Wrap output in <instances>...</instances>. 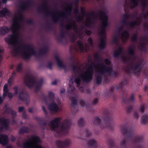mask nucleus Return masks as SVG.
Here are the masks:
<instances>
[{
  "mask_svg": "<svg viewBox=\"0 0 148 148\" xmlns=\"http://www.w3.org/2000/svg\"><path fill=\"white\" fill-rule=\"evenodd\" d=\"M85 132L86 134V136H90L91 134V132L90 131H89L88 129L87 128L85 129Z\"/></svg>",
  "mask_w": 148,
  "mask_h": 148,
  "instance_id": "e2e57ef3",
  "label": "nucleus"
},
{
  "mask_svg": "<svg viewBox=\"0 0 148 148\" xmlns=\"http://www.w3.org/2000/svg\"><path fill=\"white\" fill-rule=\"evenodd\" d=\"M48 109L51 111L58 112L59 110V107L54 102H52L48 106Z\"/></svg>",
  "mask_w": 148,
  "mask_h": 148,
  "instance_id": "aec40b11",
  "label": "nucleus"
},
{
  "mask_svg": "<svg viewBox=\"0 0 148 148\" xmlns=\"http://www.w3.org/2000/svg\"><path fill=\"white\" fill-rule=\"evenodd\" d=\"M10 114H11L12 116V118H15L16 115V112L13 110H12Z\"/></svg>",
  "mask_w": 148,
  "mask_h": 148,
  "instance_id": "4d7b16f0",
  "label": "nucleus"
},
{
  "mask_svg": "<svg viewBox=\"0 0 148 148\" xmlns=\"http://www.w3.org/2000/svg\"><path fill=\"white\" fill-rule=\"evenodd\" d=\"M55 58L57 61V65L59 67L62 68L64 69H65L66 68V66L63 64V62L60 59L58 56L56 55L55 56Z\"/></svg>",
  "mask_w": 148,
  "mask_h": 148,
  "instance_id": "b1692460",
  "label": "nucleus"
},
{
  "mask_svg": "<svg viewBox=\"0 0 148 148\" xmlns=\"http://www.w3.org/2000/svg\"><path fill=\"white\" fill-rule=\"evenodd\" d=\"M9 122L8 120L4 118H0V123L1 124L0 126V131H2L4 129H8Z\"/></svg>",
  "mask_w": 148,
  "mask_h": 148,
  "instance_id": "2eb2a0df",
  "label": "nucleus"
},
{
  "mask_svg": "<svg viewBox=\"0 0 148 148\" xmlns=\"http://www.w3.org/2000/svg\"><path fill=\"white\" fill-rule=\"evenodd\" d=\"M4 108L5 109V112L8 114H10L12 110V109L11 108L8 107L7 105L4 106Z\"/></svg>",
  "mask_w": 148,
  "mask_h": 148,
  "instance_id": "a19ab883",
  "label": "nucleus"
},
{
  "mask_svg": "<svg viewBox=\"0 0 148 148\" xmlns=\"http://www.w3.org/2000/svg\"><path fill=\"white\" fill-rule=\"evenodd\" d=\"M141 123L142 125L147 124L148 122V115L145 114L141 118Z\"/></svg>",
  "mask_w": 148,
  "mask_h": 148,
  "instance_id": "72a5a7b5",
  "label": "nucleus"
},
{
  "mask_svg": "<svg viewBox=\"0 0 148 148\" xmlns=\"http://www.w3.org/2000/svg\"><path fill=\"white\" fill-rule=\"evenodd\" d=\"M104 38L101 37L100 39V42L99 45V47L102 49H104L106 46V41Z\"/></svg>",
  "mask_w": 148,
  "mask_h": 148,
  "instance_id": "cd10ccee",
  "label": "nucleus"
},
{
  "mask_svg": "<svg viewBox=\"0 0 148 148\" xmlns=\"http://www.w3.org/2000/svg\"><path fill=\"white\" fill-rule=\"evenodd\" d=\"M127 82L126 79H124L119 84V86H116V90L120 89L122 92H124L123 88L124 86L127 85Z\"/></svg>",
  "mask_w": 148,
  "mask_h": 148,
  "instance_id": "a878e982",
  "label": "nucleus"
},
{
  "mask_svg": "<svg viewBox=\"0 0 148 148\" xmlns=\"http://www.w3.org/2000/svg\"><path fill=\"white\" fill-rule=\"evenodd\" d=\"M62 120L60 117H57L50 121L49 123V126L53 131L56 130L57 133L59 134H67L69 132L70 126L71 122L68 120H65L63 123L59 126L60 122Z\"/></svg>",
  "mask_w": 148,
  "mask_h": 148,
  "instance_id": "7ed1b4c3",
  "label": "nucleus"
},
{
  "mask_svg": "<svg viewBox=\"0 0 148 148\" xmlns=\"http://www.w3.org/2000/svg\"><path fill=\"white\" fill-rule=\"evenodd\" d=\"M8 143V137L6 134H0V143L5 146Z\"/></svg>",
  "mask_w": 148,
  "mask_h": 148,
  "instance_id": "a211bd4d",
  "label": "nucleus"
},
{
  "mask_svg": "<svg viewBox=\"0 0 148 148\" xmlns=\"http://www.w3.org/2000/svg\"><path fill=\"white\" fill-rule=\"evenodd\" d=\"M48 47L47 46H44L42 49H40L38 55L40 56L42 54H45L47 52Z\"/></svg>",
  "mask_w": 148,
  "mask_h": 148,
  "instance_id": "2f4dec72",
  "label": "nucleus"
},
{
  "mask_svg": "<svg viewBox=\"0 0 148 148\" xmlns=\"http://www.w3.org/2000/svg\"><path fill=\"white\" fill-rule=\"evenodd\" d=\"M128 25L131 28H134L135 26L137 25V22L135 20L132 22H128Z\"/></svg>",
  "mask_w": 148,
  "mask_h": 148,
  "instance_id": "4c0bfd02",
  "label": "nucleus"
},
{
  "mask_svg": "<svg viewBox=\"0 0 148 148\" xmlns=\"http://www.w3.org/2000/svg\"><path fill=\"white\" fill-rule=\"evenodd\" d=\"M99 34L100 35L101 38V37H103L105 39H106V33L101 32H99Z\"/></svg>",
  "mask_w": 148,
  "mask_h": 148,
  "instance_id": "338daca9",
  "label": "nucleus"
},
{
  "mask_svg": "<svg viewBox=\"0 0 148 148\" xmlns=\"http://www.w3.org/2000/svg\"><path fill=\"white\" fill-rule=\"evenodd\" d=\"M22 64L20 63L18 65L16 70V71L18 72H20L22 70Z\"/></svg>",
  "mask_w": 148,
  "mask_h": 148,
  "instance_id": "49530a36",
  "label": "nucleus"
},
{
  "mask_svg": "<svg viewBox=\"0 0 148 148\" xmlns=\"http://www.w3.org/2000/svg\"><path fill=\"white\" fill-rule=\"evenodd\" d=\"M115 88L114 86H112L111 87H110L109 90V93L111 94H112L113 93L114 90Z\"/></svg>",
  "mask_w": 148,
  "mask_h": 148,
  "instance_id": "864d4df0",
  "label": "nucleus"
},
{
  "mask_svg": "<svg viewBox=\"0 0 148 148\" xmlns=\"http://www.w3.org/2000/svg\"><path fill=\"white\" fill-rule=\"evenodd\" d=\"M102 119V124H101L100 119L97 117H95L94 124L98 125L102 129L107 128L110 130H114V125L112 119V114L108 110H106L104 112Z\"/></svg>",
  "mask_w": 148,
  "mask_h": 148,
  "instance_id": "20e7f679",
  "label": "nucleus"
},
{
  "mask_svg": "<svg viewBox=\"0 0 148 148\" xmlns=\"http://www.w3.org/2000/svg\"><path fill=\"white\" fill-rule=\"evenodd\" d=\"M27 22V23L28 24H33L34 23V21L32 19L28 20Z\"/></svg>",
  "mask_w": 148,
  "mask_h": 148,
  "instance_id": "774afa93",
  "label": "nucleus"
},
{
  "mask_svg": "<svg viewBox=\"0 0 148 148\" xmlns=\"http://www.w3.org/2000/svg\"><path fill=\"white\" fill-rule=\"evenodd\" d=\"M21 4L20 5L19 7L22 11L28 10L33 4L32 1L30 0H28L26 2L21 1Z\"/></svg>",
  "mask_w": 148,
  "mask_h": 148,
  "instance_id": "4468645a",
  "label": "nucleus"
},
{
  "mask_svg": "<svg viewBox=\"0 0 148 148\" xmlns=\"http://www.w3.org/2000/svg\"><path fill=\"white\" fill-rule=\"evenodd\" d=\"M11 29L12 30V34L9 35V37L5 38V41L9 45L14 46L13 50L17 55L21 51L22 56L25 60H29L32 56H35L36 52L34 48L31 45L24 44L23 46H18L16 45L18 42V37L17 35V30L16 28Z\"/></svg>",
  "mask_w": 148,
  "mask_h": 148,
  "instance_id": "f03ea898",
  "label": "nucleus"
},
{
  "mask_svg": "<svg viewBox=\"0 0 148 148\" xmlns=\"http://www.w3.org/2000/svg\"><path fill=\"white\" fill-rule=\"evenodd\" d=\"M123 100L124 103L125 105H127L125 108H126V112L127 113H130L132 111L133 106L131 105V103L134 102V94H132L130 97L129 98H123Z\"/></svg>",
  "mask_w": 148,
  "mask_h": 148,
  "instance_id": "9d476101",
  "label": "nucleus"
},
{
  "mask_svg": "<svg viewBox=\"0 0 148 148\" xmlns=\"http://www.w3.org/2000/svg\"><path fill=\"white\" fill-rule=\"evenodd\" d=\"M138 38V35L136 33L133 34L131 38V40L132 42H135L137 41Z\"/></svg>",
  "mask_w": 148,
  "mask_h": 148,
  "instance_id": "58836bf2",
  "label": "nucleus"
},
{
  "mask_svg": "<svg viewBox=\"0 0 148 148\" xmlns=\"http://www.w3.org/2000/svg\"><path fill=\"white\" fill-rule=\"evenodd\" d=\"M145 107V104H142L140 106V112L142 113L144 111Z\"/></svg>",
  "mask_w": 148,
  "mask_h": 148,
  "instance_id": "8fccbe9b",
  "label": "nucleus"
},
{
  "mask_svg": "<svg viewBox=\"0 0 148 148\" xmlns=\"http://www.w3.org/2000/svg\"><path fill=\"white\" fill-rule=\"evenodd\" d=\"M123 52V48L121 46L119 47L116 51L114 52L113 54L114 58H118L119 56Z\"/></svg>",
  "mask_w": 148,
  "mask_h": 148,
  "instance_id": "7c9ffc66",
  "label": "nucleus"
},
{
  "mask_svg": "<svg viewBox=\"0 0 148 148\" xmlns=\"http://www.w3.org/2000/svg\"><path fill=\"white\" fill-rule=\"evenodd\" d=\"M72 37L71 38V41L72 42H74L76 39L77 37L73 33L72 34Z\"/></svg>",
  "mask_w": 148,
  "mask_h": 148,
  "instance_id": "6e6d98bb",
  "label": "nucleus"
},
{
  "mask_svg": "<svg viewBox=\"0 0 148 148\" xmlns=\"http://www.w3.org/2000/svg\"><path fill=\"white\" fill-rule=\"evenodd\" d=\"M101 14L99 16V19L102 21L101 24V32H106V28L108 25V17L103 11H100Z\"/></svg>",
  "mask_w": 148,
  "mask_h": 148,
  "instance_id": "6e6552de",
  "label": "nucleus"
},
{
  "mask_svg": "<svg viewBox=\"0 0 148 148\" xmlns=\"http://www.w3.org/2000/svg\"><path fill=\"white\" fill-rule=\"evenodd\" d=\"M30 132L29 128L26 126H23L19 130V134H23L24 133H28Z\"/></svg>",
  "mask_w": 148,
  "mask_h": 148,
  "instance_id": "c756f323",
  "label": "nucleus"
},
{
  "mask_svg": "<svg viewBox=\"0 0 148 148\" xmlns=\"http://www.w3.org/2000/svg\"><path fill=\"white\" fill-rule=\"evenodd\" d=\"M74 30L75 32H77L78 31V28L76 24V23L75 21H73L72 23L70 25H66L65 27L66 30H69L72 28Z\"/></svg>",
  "mask_w": 148,
  "mask_h": 148,
  "instance_id": "6ab92c4d",
  "label": "nucleus"
},
{
  "mask_svg": "<svg viewBox=\"0 0 148 148\" xmlns=\"http://www.w3.org/2000/svg\"><path fill=\"white\" fill-rule=\"evenodd\" d=\"M104 62L107 65H110L111 64V62L108 59L106 58L104 60Z\"/></svg>",
  "mask_w": 148,
  "mask_h": 148,
  "instance_id": "680f3d73",
  "label": "nucleus"
},
{
  "mask_svg": "<svg viewBox=\"0 0 148 148\" xmlns=\"http://www.w3.org/2000/svg\"><path fill=\"white\" fill-rule=\"evenodd\" d=\"M100 11H103L104 12V11L103 10H100L99 11V13L100 14V15H99L97 13H95L94 12H91L90 13H87V15H88L89 16H92L93 17L95 15H97L99 16H99H100V15H101V14L100 13Z\"/></svg>",
  "mask_w": 148,
  "mask_h": 148,
  "instance_id": "37998d69",
  "label": "nucleus"
},
{
  "mask_svg": "<svg viewBox=\"0 0 148 148\" xmlns=\"http://www.w3.org/2000/svg\"><path fill=\"white\" fill-rule=\"evenodd\" d=\"M80 8L81 15L83 16H84V14H86V11L85 10L84 8L81 7Z\"/></svg>",
  "mask_w": 148,
  "mask_h": 148,
  "instance_id": "13d9d810",
  "label": "nucleus"
},
{
  "mask_svg": "<svg viewBox=\"0 0 148 148\" xmlns=\"http://www.w3.org/2000/svg\"><path fill=\"white\" fill-rule=\"evenodd\" d=\"M19 99L25 102L26 105H28L29 103V95L27 93L25 92L23 90H22L19 93Z\"/></svg>",
  "mask_w": 148,
  "mask_h": 148,
  "instance_id": "ddd939ff",
  "label": "nucleus"
},
{
  "mask_svg": "<svg viewBox=\"0 0 148 148\" xmlns=\"http://www.w3.org/2000/svg\"><path fill=\"white\" fill-rule=\"evenodd\" d=\"M9 31V29L6 26H3L0 29V34L5 35L8 33Z\"/></svg>",
  "mask_w": 148,
  "mask_h": 148,
  "instance_id": "c85d7f7f",
  "label": "nucleus"
},
{
  "mask_svg": "<svg viewBox=\"0 0 148 148\" xmlns=\"http://www.w3.org/2000/svg\"><path fill=\"white\" fill-rule=\"evenodd\" d=\"M145 8L143 7L142 9V11L143 12V16L146 17L147 16H148V13L147 12H145Z\"/></svg>",
  "mask_w": 148,
  "mask_h": 148,
  "instance_id": "3c124183",
  "label": "nucleus"
},
{
  "mask_svg": "<svg viewBox=\"0 0 148 148\" xmlns=\"http://www.w3.org/2000/svg\"><path fill=\"white\" fill-rule=\"evenodd\" d=\"M42 98L43 99L45 102V104H47L48 102V99H49L51 101L53 102L54 100V94L52 92H49V93L48 96L47 97L45 94H42Z\"/></svg>",
  "mask_w": 148,
  "mask_h": 148,
  "instance_id": "dca6fc26",
  "label": "nucleus"
},
{
  "mask_svg": "<svg viewBox=\"0 0 148 148\" xmlns=\"http://www.w3.org/2000/svg\"><path fill=\"white\" fill-rule=\"evenodd\" d=\"M143 67L141 62H140L138 64H134L133 62H131L129 64V67L127 69V72L129 73L131 71L135 75L138 76L141 72Z\"/></svg>",
  "mask_w": 148,
  "mask_h": 148,
  "instance_id": "0eeeda50",
  "label": "nucleus"
},
{
  "mask_svg": "<svg viewBox=\"0 0 148 148\" xmlns=\"http://www.w3.org/2000/svg\"><path fill=\"white\" fill-rule=\"evenodd\" d=\"M3 92H8L9 90L8 89V86L7 84H5L3 88Z\"/></svg>",
  "mask_w": 148,
  "mask_h": 148,
  "instance_id": "5fc2aeb1",
  "label": "nucleus"
},
{
  "mask_svg": "<svg viewBox=\"0 0 148 148\" xmlns=\"http://www.w3.org/2000/svg\"><path fill=\"white\" fill-rule=\"evenodd\" d=\"M132 3L133 5L132 8H134L137 7L138 5V3L137 0H131Z\"/></svg>",
  "mask_w": 148,
  "mask_h": 148,
  "instance_id": "de8ad7c7",
  "label": "nucleus"
},
{
  "mask_svg": "<svg viewBox=\"0 0 148 148\" xmlns=\"http://www.w3.org/2000/svg\"><path fill=\"white\" fill-rule=\"evenodd\" d=\"M94 57L95 59L98 61H100V56L99 54L97 53L95 54L94 55Z\"/></svg>",
  "mask_w": 148,
  "mask_h": 148,
  "instance_id": "603ef678",
  "label": "nucleus"
},
{
  "mask_svg": "<svg viewBox=\"0 0 148 148\" xmlns=\"http://www.w3.org/2000/svg\"><path fill=\"white\" fill-rule=\"evenodd\" d=\"M144 43H143L142 45H140L138 47V48L140 51L145 52L146 51V48L144 45Z\"/></svg>",
  "mask_w": 148,
  "mask_h": 148,
  "instance_id": "c03bdc74",
  "label": "nucleus"
},
{
  "mask_svg": "<svg viewBox=\"0 0 148 148\" xmlns=\"http://www.w3.org/2000/svg\"><path fill=\"white\" fill-rule=\"evenodd\" d=\"M71 142L70 140L66 139L63 141L58 140L56 141V144L59 148H66L70 146Z\"/></svg>",
  "mask_w": 148,
  "mask_h": 148,
  "instance_id": "f8f14e48",
  "label": "nucleus"
},
{
  "mask_svg": "<svg viewBox=\"0 0 148 148\" xmlns=\"http://www.w3.org/2000/svg\"><path fill=\"white\" fill-rule=\"evenodd\" d=\"M100 65L101 66L100 70L99 69H98L97 72L101 75H103L106 73H112L113 69L111 66H108L103 63H101Z\"/></svg>",
  "mask_w": 148,
  "mask_h": 148,
  "instance_id": "9b49d317",
  "label": "nucleus"
},
{
  "mask_svg": "<svg viewBox=\"0 0 148 148\" xmlns=\"http://www.w3.org/2000/svg\"><path fill=\"white\" fill-rule=\"evenodd\" d=\"M18 12L19 14V18H18V19L20 21H23L24 19L23 13L21 12L20 11H18Z\"/></svg>",
  "mask_w": 148,
  "mask_h": 148,
  "instance_id": "09e8293b",
  "label": "nucleus"
},
{
  "mask_svg": "<svg viewBox=\"0 0 148 148\" xmlns=\"http://www.w3.org/2000/svg\"><path fill=\"white\" fill-rule=\"evenodd\" d=\"M70 99L71 100V106H73L75 108L77 104V99L73 97H71L70 98Z\"/></svg>",
  "mask_w": 148,
  "mask_h": 148,
  "instance_id": "f704fd0d",
  "label": "nucleus"
},
{
  "mask_svg": "<svg viewBox=\"0 0 148 148\" xmlns=\"http://www.w3.org/2000/svg\"><path fill=\"white\" fill-rule=\"evenodd\" d=\"M91 24V20L90 18H88L86 19V22L85 23L86 26L87 27L90 26Z\"/></svg>",
  "mask_w": 148,
  "mask_h": 148,
  "instance_id": "a18cd8bd",
  "label": "nucleus"
},
{
  "mask_svg": "<svg viewBox=\"0 0 148 148\" xmlns=\"http://www.w3.org/2000/svg\"><path fill=\"white\" fill-rule=\"evenodd\" d=\"M129 54L132 58V60L134 61L136 59L135 56V51L133 48V46H130L129 47L128 51Z\"/></svg>",
  "mask_w": 148,
  "mask_h": 148,
  "instance_id": "5701e85b",
  "label": "nucleus"
},
{
  "mask_svg": "<svg viewBox=\"0 0 148 148\" xmlns=\"http://www.w3.org/2000/svg\"><path fill=\"white\" fill-rule=\"evenodd\" d=\"M83 17L82 15L81 16H79L78 17H76V19L77 21H81L83 19Z\"/></svg>",
  "mask_w": 148,
  "mask_h": 148,
  "instance_id": "bf43d9fd",
  "label": "nucleus"
},
{
  "mask_svg": "<svg viewBox=\"0 0 148 148\" xmlns=\"http://www.w3.org/2000/svg\"><path fill=\"white\" fill-rule=\"evenodd\" d=\"M129 34L128 32L126 30L124 31L121 34V38L123 40L126 42L128 39Z\"/></svg>",
  "mask_w": 148,
  "mask_h": 148,
  "instance_id": "393cba45",
  "label": "nucleus"
},
{
  "mask_svg": "<svg viewBox=\"0 0 148 148\" xmlns=\"http://www.w3.org/2000/svg\"><path fill=\"white\" fill-rule=\"evenodd\" d=\"M18 18L17 15L13 19V24L12 25L11 29H12L16 28L17 30H19L20 29L21 25L18 21Z\"/></svg>",
  "mask_w": 148,
  "mask_h": 148,
  "instance_id": "f3484780",
  "label": "nucleus"
},
{
  "mask_svg": "<svg viewBox=\"0 0 148 148\" xmlns=\"http://www.w3.org/2000/svg\"><path fill=\"white\" fill-rule=\"evenodd\" d=\"M95 64L94 62H92L91 64L89 65V67L87 70V73H84V74H85V77H83L82 75H81V77L86 81L90 82L92 79L94 72L93 65Z\"/></svg>",
  "mask_w": 148,
  "mask_h": 148,
  "instance_id": "1a4fd4ad",
  "label": "nucleus"
},
{
  "mask_svg": "<svg viewBox=\"0 0 148 148\" xmlns=\"http://www.w3.org/2000/svg\"><path fill=\"white\" fill-rule=\"evenodd\" d=\"M81 75H82V76L83 77H85V74H84V73H83L82 74L80 75L79 77H77L74 79V81L75 83L77 85H80L81 82V79H82L84 82H87V83H88L90 82H88V81H87L84 80L82 77H81Z\"/></svg>",
  "mask_w": 148,
  "mask_h": 148,
  "instance_id": "bb28decb",
  "label": "nucleus"
},
{
  "mask_svg": "<svg viewBox=\"0 0 148 148\" xmlns=\"http://www.w3.org/2000/svg\"><path fill=\"white\" fill-rule=\"evenodd\" d=\"M52 63L51 62H49L47 64V66L49 69L51 70L52 69Z\"/></svg>",
  "mask_w": 148,
  "mask_h": 148,
  "instance_id": "0e129e2a",
  "label": "nucleus"
},
{
  "mask_svg": "<svg viewBox=\"0 0 148 148\" xmlns=\"http://www.w3.org/2000/svg\"><path fill=\"white\" fill-rule=\"evenodd\" d=\"M78 124L79 126L80 127L83 126L84 125V120L82 118H80L78 121Z\"/></svg>",
  "mask_w": 148,
  "mask_h": 148,
  "instance_id": "79ce46f5",
  "label": "nucleus"
},
{
  "mask_svg": "<svg viewBox=\"0 0 148 148\" xmlns=\"http://www.w3.org/2000/svg\"><path fill=\"white\" fill-rule=\"evenodd\" d=\"M87 145L89 147L91 148H97V145L95 140L91 139L87 141Z\"/></svg>",
  "mask_w": 148,
  "mask_h": 148,
  "instance_id": "4be33fe9",
  "label": "nucleus"
},
{
  "mask_svg": "<svg viewBox=\"0 0 148 148\" xmlns=\"http://www.w3.org/2000/svg\"><path fill=\"white\" fill-rule=\"evenodd\" d=\"M77 44L80 49L81 51L84 53V47L83 45V42L80 40H78L77 41Z\"/></svg>",
  "mask_w": 148,
  "mask_h": 148,
  "instance_id": "473e14b6",
  "label": "nucleus"
},
{
  "mask_svg": "<svg viewBox=\"0 0 148 148\" xmlns=\"http://www.w3.org/2000/svg\"><path fill=\"white\" fill-rule=\"evenodd\" d=\"M65 4L68 5V7L65 9V11L62 12L59 16L53 15V13L50 12L49 10L47 8L48 3L47 0L44 1V2L42 5L43 8L39 9L38 10L39 11H40L42 9V10L45 11L46 15L47 16L49 14H51L53 21L54 23H56L59 21V18L60 17L67 18L66 14L70 15L71 14V13L73 9V3H71L68 4V3H65Z\"/></svg>",
  "mask_w": 148,
  "mask_h": 148,
  "instance_id": "39448f33",
  "label": "nucleus"
},
{
  "mask_svg": "<svg viewBox=\"0 0 148 148\" xmlns=\"http://www.w3.org/2000/svg\"><path fill=\"white\" fill-rule=\"evenodd\" d=\"M14 90V94L15 95H17L18 93V88L17 86H15L13 88Z\"/></svg>",
  "mask_w": 148,
  "mask_h": 148,
  "instance_id": "052dcab7",
  "label": "nucleus"
},
{
  "mask_svg": "<svg viewBox=\"0 0 148 148\" xmlns=\"http://www.w3.org/2000/svg\"><path fill=\"white\" fill-rule=\"evenodd\" d=\"M61 38H60V37H58L56 38V39L59 42H61L63 41L62 38L65 37V32L63 30H61Z\"/></svg>",
  "mask_w": 148,
  "mask_h": 148,
  "instance_id": "c9c22d12",
  "label": "nucleus"
},
{
  "mask_svg": "<svg viewBox=\"0 0 148 148\" xmlns=\"http://www.w3.org/2000/svg\"><path fill=\"white\" fill-rule=\"evenodd\" d=\"M11 13L8 9L6 8H4L0 10V17H4L6 16H9Z\"/></svg>",
  "mask_w": 148,
  "mask_h": 148,
  "instance_id": "412c9836",
  "label": "nucleus"
},
{
  "mask_svg": "<svg viewBox=\"0 0 148 148\" xmlns=\"http://www.w3.org/2000/svg\"><path fill=\"white\" fill-rule=\"evenodd\" d=\"M103 80L102 77L99 76H97L96 77V81L97 84H100L102 82Z\"/></svg>",
  "mask_w": 148,
  "mask_h": 148,
  "instance_id": "ea45409f",
  "label": "nucleus"
},
{
  "mask_svg": "<svg viewBox=\"0 0 148 148\" xmlns=\"http://www.w3.org/2000/svg\"><path fill=\"white\" fill-rule=\"evenodd\" d=\"M118 41V39L117 38V36L116 35L114 37L113 42V43H114Z\"/></svg>",
  "mask_w": 148,
  "mask_h": 148,
  "instance_id": "69168bd1",
  "label": "nucleus"
},
{
  "mask_svg": "<svg viewBox=\"0 0 148 148\" xmlns=\"http://www.w3.org/2000/svg\"><path fill=\"white\" fill-rule=\"evenodd\" d=\"M121 128L124 138L120 142V148H145L143 145L140 144L143 142V137L136 135L132 127L125 124L121 125ZM107 143L109 148H118L112 138H109Z\"/></svg>",
  "mask_w": 148,
  "mask_h": 148,
  "instance_id": "f257e3e1",
  "label": "nucleus"
},
{
  "mask_svg": "<svg viewBox=\"0 0 148 148\" xmlns=\"http://www.w3.org/2000/svg\"><path fill=\"white\" fill-rule=\"evenodd\" d=\"M71 60L72 61V69L73 71L75 73L77 71V69H78V67L75 64V62L73 60L72 57L71 58Z\"/></svg>",
  "mask_w": 148,
  "mask_h": 148,
  "instance_id": "e433bc0d",
  "label": "nucleus"
},
{
  "mask_svg": "<svg viewBox=\"0 0 148 148\" xmlns=\"http://www.w3.org/2000/svg\"><path fill=\"white\" fill-rule=\"evenodd\" d=\"M24 82L26 85L29 88H31L34 85H35V91L37 93L43 84V80L41 79L37 81L34 76H32L30 77L28 74H26L25 76Z\"/></svg>",
  "mask_w": 148,
  "mask_h": 148,
  "instance_id": "423d86ee",
  "label": "nucleus"
}]
</instances>
